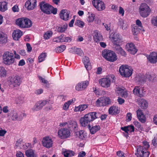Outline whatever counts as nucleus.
<instances>
[{
  "label": "nucleus",
  "mask_w": 157,
  "mask_h": 157,
  "mask_svg": "<svg viewBox=\"0 0 157 157\" xmlns=\"http://www.w3.org/2000/svg\"><path fill=\"white\" fill-rule=\"evenodd\" d=\"M99 117V114L97 112H91L86 114L80 119V123L81 125L83 127L87 126V124Z\"/></svg>",
  "instance_id": "f257e3e1"
},
{
  "label": "nucleus",
  "mask_w": 157,
  "mask_h": 157,
  "mask_svg": "<svg viewBox=\"0 0 157 157\" xmlns=\"http://www.w3.org/2000/svg\"><path fill=\"white\" fill-rule=\"evenodd\" d=\"M14 54L10 52H6L2 55L3 63L6 65H10L12 64L15 62Z\"/></svg>",
  "instance_id": "f03ea898"
},
{
  "label": "nucleus",
  "mask_w": 157,
  "mask_h": 157,
  "mask_svg": "<svg viewBox=\"0 0 157 157\" xmlns=\"http://www.w3.org/2000/svg\"><path fill=\"white\" fill-rule=\"evenodd\" d=\"M102 56L108 61L113 62L117 60V56L113 51L105 49L102 52Z\"/></svg>",
  "instance_id": "7ed1b4c3"
},
{
  "label": "nucleus",
  "mask_w": 157,
  "mask_h": 157,
  "mask_svg": "<svg viewBox=\"0 0 157 157\" xmlns=\"http://www.w3.org/2000/svg\"><path fill=\"white\" fill-rule=\"evenodd\" d=\"M119 72L122 76L129 77L132 74V69L127 65H123L120 67Z\"/></svg>",
  "instance_id": "20e7f679"
},
{
  "label": "nucleus",
  "mask_w": 157,
  "mask_h": 157,
  "mask_svg": "<svg viewBox=\"0 0 157 157\" xmlns=\"http://www.w3.org/2000/svg\"><path fill=\"white\" fill-rule=\"evenodd\" d=\"M22 81V79L21 76L16 75L9 78V83L10 86L13 87L19 86Z\"/></svg>",
  "instance_id": "39448f33"
},
{
  "label": "nucleus",
  "mask_w": 157,
  "mask_h": 157,
  "mask_svg": "<svg viewBox=\"0 0 157 157\" xmlns=\"http://www.w3.org/2000/svg\"><path fill=\"white\" fill-rule=\"evenodd\" d=\"M115 80L113 75H111L107 78H103L99 80V84L103 87H108L110 86L111 82H114Z\"/></svg>",
  "instance_id": "423d86ee"
},
{
  "label": "nucleus",
  "mask_w": 157,
  "mask_h": 157,
  "mask_svg": "<svg viewBox=\"0 0 157 157\" xmlns=\"http://www.w3.org/2000/svg\"><path fill=\"white\" fill-rule=\"evenodd\" d=\"M151 12V10L147 5L145 3L141 4L140 7V13L144 17H147Z\"/></svg>",
  "instance_id": "0eeeda50"
},
{
  "label": "nucleus",
  "mask_w": 157,
  "mask_h": 157,
  "mask_svg": "<svg viewBox=\"0 0 157 157\" xmlns=\"http://www.w3.org/2000/svg\"><path fill=\"white\" fill-rule=\"evenodd\" d=\"M111 100L109 98L103 97L100 98L97 100L96 105L97 106H105L110 104Z\"/></svg>",
  "instance_id": "6e6552de"
},
{
  "label": "nucleus",
  "mask_w": 157,
  "mask_h": 157,
  "mask_svg": "<svg viewBox=\"0 0 157 157\" xmlns=\"http://www.w3.org/2000/svg\"><path fill=\"white\" fill-rule=\"evenodd\" d=\"M58 135L61 139H66L70 137L71 132L70 130L67 128H62L58 130Z\"/></svg>",
  "instance_id": "1a4fd4ad"
},
{
  "label": "nucleus",
  "mask_w": 157,
  "mask_h": 157,
  "mask_svg": "<svg viewBox=\"0 0 157 157\" xmlns=\"http://www.w3.org/2000/svg\"><path fill=\"white\" fill-rule=\"evenodd\" d=\"M39 6L41 11L48 14H49V10L52 8V6L44 1L41 2Z\"/></svg>",
  "instance_id": "9d476101"
},
{
  "label": "nucleus",
  "mask_w": 157,
  "mask_h": 157,
  "mask_svg": "<svg viewBox=\"0 0 157 157\" xmlns=\"http://www.w3.org/2000/svg\"><path fill=\"white\" fill-rule=\"evenodd\" d=\"M141 147L138 146L137 148V153L135 154L137 157H148L149 153L147 150Z\"/></svg>",
  "instance_id": "9b49d317"
},
{
  "label": "nucleus",
  "mask_w": 157,
  "mask_h": 157,
  "mask_svg": "<svg viewBox=\"0 0 157 157\" xmlns=\"http://www.w3.org/2000/svg\"><path fill=\"white\" fill-rule=\"evenodd\" d=\"M92 3L94 7L98 11L103 10L105 8V4L101 1L94 0L92 1Z\"/></svg>",
  "instance_id": "f8f14e48"
},
{
  "label": "nucleus",
  "mask_w": 157,
  "mask_h": 157,
  "mask_svg": "<svg viewBox=\"0 0 157 157\" xmlns=\"http://www.w3.org/2000/svg\"><path fill=\"white\" fill-rule=\"evenodd\" d=\"M26 116L24 113H18L17 112L14 111H12L11 113V118L13 121L17 120H20L22 119L23 117Z\"/></svg>",
  "instance_id": "ddd939ff"
},
{
  "label": "nucleus",
  "mask_w": 157,
  "mask_h": 157,
  "mask_svg": "<svg viewBox=\"0 0 157 157\" xmlns=\"http://www.w3.org/2000/svg\"><path fill=\"white\" fill-rule=\"evenodd\" d=\"M42 143L44 147L48 148L52 146L53 141L51 138L46 137L43 138Z\"/></svg>",
  "instance_id": "4468645a"
},
{
  "label": "nucleus",
  "mask_w": 157,
  "mask_h": 157,
  "mask_svg": "<svg viewBox=\"0 0 157 157\" xmlns=\"http://www.w3.org/2000/svg\"><path fill=\"white\" fill-rule=\"evenodd\" d=\"M36 0H28L25 4V6L27 9L30 10H33L36 6Z\"/></svg>",
  "instance_id": "2eb2a0df"
},
{
  "label": "nucleus",
  "mask_w": 157,
  "mask_h": 157,
  "mask_svg": "<svg viewBox=\"0 0 157 157\" xmlns=\"http://www.w3.org/2000/svg\"><path fill=\"white\" fill-rule=\"evenodd\" d=\"M126 49L129 52L132 54H135L137 52V49L135 48V45L132 43L127 44Z\"/></svg>",
  "instance_id": "dca6fc26"
},
{
  "label": "nucleus",
  "mask_w": 157,
  "mask_h": 157,
  "mask_svg": "<svg viewBox=\"0 0 157 157\" xmlns=\"http://www.w3.org/2000/svg\"><path fill=\"white\" fill-rule=\"evenodd\" d=\"M112 41L113 44H119L122 41V37L118 33H115L112 37Z\"/></svg>",
  "instance_id": "f3484780"
},
{
  "label": "nucleus",
  "mask_w": 157,
  "mask_h": 157,
  "mask_svg": "<svg viewBox=\"0 0 157 157\" xmlns=\"http://www.w3.org/2000/svg\"><path fill=\"white\" fill-rule=\"evenodd\" d=\"M136 114L138 119L141 122L144 123L146 122V117L141 109H138L136 111Z\"/></svg>",
  "instance_id": "a211bd4d"
},
{
  "label": "nucleus",
  "mask_w": 157,
  "mask_h": 157,
  "mask_svg": "<svg viewBox=\"0 0 157 157\" xmlns=\"http://www.w3.org/2000/svg\"><path fill=\"white\" fill-rule=\"evenodd\" d=\"M70 13V11L67 10H62L60 14V18L64 21L68 20Z\"/></svg>",
  "instance_id": "6ab92c4d"
},
{
  "label": "nucleus",
  "mask_w": 157,
  "mask_h": 157,
  "mask_svg": "<svg viewBox=\"0 0 157 157\" xmlns=\"http://www.w3.org/2000/svg\"><path fill=\"white\" fill-rule=\"evenodd\" d=\"M143 90V89L140 86H136L133 92L134 94L141 97L144 96Z\"/></svg>",
  "instance_id": "aec40b11"
},
{
  "label": "nucleus",
  "mask_w": 157,
  "mask_h": 157,
  "mask_svg": "<svg viewBox=\"0 0 157 157\" xmlns=\"http://www.w3.org/2000/svg\"><path fill=\"white\" fill-rule=\"evenodd\" d=\"M120 112V108L117 106L114 105L110 107L109 109V114L113 115L118 114Z\"/></svg>",
  "instance_id": "412c9836"
},
{
  "label": "nucleus",
  "mask_w": 157,
  "mask_h": 157,
  "mask_svg": "<svg viewBox=\"0 0 157 157\" xmlns=\"http://www.w3.org/2000/svg\"><path fill=\"white\" fill-rule=\"evenodd\" d=\"M147 58L151 63H155L157 62V52L151 53Z\"/></svg>",
  "instance_id": "4be33fe9"
},
{
  "label": "nucleus",
  "mask_w": 157,
  "mask_h": 157,
  "mask_svg": "<svg viewBox=\"0 0 157 157\" xmlns=\"http://www.w3.org/2000/svg\"><path fill=\"white\" fill-rule=\"evenodd\" d=\"M68 127L70 129H73L75 132L78 130L77 123L75 121L71 120L69 121L68 122Z\"/></svg>",
  "instance_id": "5701e85b"
},
{
  "label": "nucleus",
  "mask_w": 157,
  "mask_h": 157,
  "mask_svg": "<svg viewBox=\"0 0 157 157\" xmlns=\"http://www.w3.org/2000/svg\"><path fill=\"white\" fill-rule=\"evenodd\" d=\"M68 127L70 129H73L75 132L78 130L77 123L75 121L71 120L69 121L68 122Z\"/></svg>",
  "instance_id": "b1692460"
},
{
  "label": "nucleus",
  "mask_w": 157,
  "mask_h": 157,
  "mask_svg": "<svg viewBox=\"0 0 157 157\" xmlns=\"http://www.w3.org/2000/svg\"><path fill=\"white\" fill-rule=\"evenodd\" d=\"M82 61L86 70L87 71L90 70L91 68V65L89 58L87 57H85L82 59Z\"/></svg>",
  "instance_id": "393cba45"
},
{
  "label": "nucleus",
  "mask_w": 157,
  "mask_h": 157,
  "mask_svg": "<svg viewBox=\"0 0 157 157\" xmlns=\"http://www.w3.org/2000/svg\"><path fill=\"white\" fill-rule=\"evenodd\" d=\"M139 105L142 109H145L148 107V103L145 99L140 98L138 100Z\"/></svg>",
  "instance_id": "a878e982"
},
{
  "label": "nucleus",
  "mask_w": 157,
  "mask_h": 157,
  "mask_svg": "<svg viewBox=\"0 0 157 157\" xmlns=\"http://www.w3.org/2000/svg\"><path fill=\"white\" fill-rule=\"evenodd\" d=\"M22 32L21 30L16 29L13 32L12 36L14 40H17L22 35Z\"/></svg>",
  "instance_id": "bb28decb"
},
{
  "label": "nucleus",
  "mask_w": 157,
  "mask_h": 157,
  "mask_svg": "<svg viewBox=\"0 0 157 157\" xmlns=\"http://www.w3.org/2000/svg\"><path fill=\"white\" fill-rule=\"evenodd\" d=\"M93 37L95 41L97 42L102 40V37L99 32L97 30L94 31Z\"/></svg>",
  "instance_id": "cd10ccee"
},
{
  "label": "nucleus",
  "mask_w": 157,
  "mask_h": 157,
  "mask_svg": "<svg viewBox=\"0 0 157 157\" xmlns=\"http://www.w3.org/2000/svg\"><path fill=\"white\" fill-rule=\"evenodd\" d=\"M62 154L65 157H70L75 155V153L72 151L63 149L62 151Z\"/></svg>",
  "instance_id": "c85d7f7f"
},
{
  "label": "nucleus",
  "mask_w": 157,
  "mask_h": 157,
  "mask_svg": "<svg viewBox=\"0 0 157 157\" xmlns=\"http://www.w3.org/2000/svg\"><path fill=\"white\" fill-rule=\"evenodd\" d=\"M7 42V35L2 32H0V44H5Z\"/></svg>",
  "instance_id": "c756f323"
},
{
  "label": "nucleus",
  "mask_w": 157,
  "mask_h": 157,
  "mask_svg": "<svg viewBox=\"0 0 157 157\" xmlns=\"http://www.w3.org/2000/svg\"><path fill=\"white\" fill-rule=\"evenodd\" d=\"M87 127L90 130V133L93 134L95 133L100 129V126L99 125H95L92 126L91 128L90 125L89 124Z\"/></svg>",
  "instance_id": "7c9ffc66"
},
{
  "label": "nucleus",
  "mask_w": 157,
  "mask_h": 157,
  "mask_svg": "<svg viewBox=\"0 0 157 157\" xmlns=\"http://www.w3.org/2000/svg\"><path fill=\"white\" fill-rule=\"evenodd\" d=\"M25 21V18L22 17L17 19L16 21V24L21 28H23Z\"/></svg>",
  "instance_id": "2f4dec72"
},
{
  "label": "nucleus",
  "mask_w": 157,
  "mask_h": 157,
  "mask_svg": "<svg viewBox=\"0 0 157 157\" xmlns=\"http://www.w3.org/2000/svg\"><path fill=\"white\" fill-rule=\"evenodd\" d=\"M32 22L27 18H25V21L23 28H29L32 25Z\"/></svg>",
  "instance_id": "473e14b6"
},
{
  "label": "nucleus",
  "mask_w": 157,
  "mask_h": 157,
  "mask_svg": "<svg viewBox=\"0 0 157 157\" xmlns=\"http://www.w3.org/2000/svg\"><path fill=\"white\" fill-rule=\"evenodd\" d=\"M87 107L88 105H81L75 107L74 110L75 112H81L87 108Z\"/></svg>",
  "instance_id": "72a5a7b5"
},
{
  "label": "nucleus",
  "mask_w": 157,
  "mask_h": 157,
  "mask_svg": "<svg viewBox=\"0 0 157 157\" xmlns=\"http://www.w3.org/2000/svg\"><path fill=\"white\" fill-rule=\"evenodd\" d=\"M75 134L76 136L78 137L79 138L82 140L84 139L86 136L84 133V132L82 130L78 132L77 131L75 132Z\"/></svg>",
  "instance_id": "f704fd0d"
},
{
  "label": "nucleus",
  "mask_w": 157,
  "mask_h": 157,
  "mask_svg": "<svg viewBox=\"0 0 157 157\" xmlns=\"http://www.w3.org/2000/svg\"><path fill=\"white\" fill-rule=\"evenodd\" d=\"M7 10V3L6 2L4 1L0 2V11L4 12Z\"/></svg>",
  "instance_id": "c9c22d12"
},
{
  "label": "nucleus",
  "mask_w": 157,
  "mask_h": 157,
  "mask_svg": "<svg viewBox=\"0 0 157 157\" xmlns=\"http://www.w3.org/2000/svg\"><path fill=\"white\" fill-rule=\"evenodd\" d=\"M25 155L27 157H37L34 151L32 149L27 150L25 151Z\"/></svg>",
  "instance_id": "e433bc0d"
},
{
  "label": "nucleus",
  "mask_w": 157,
  "mask_h": 157,
  "mask_svg": "<svg viewBox=\"0 0 157 157\" xmlns=\"http://www.w3.org/2000/svg\"><path fill=\"white\" fill-rule=\"evenodd\" d=\"M140 30H142L143 31H145V30L144 29L140 28L138 26H135L132 28V31L134 35H137L140 32Z\"/></svg>",
  "instance_id": "4c0bfd02"
},
{
  "label": "nucleus",
  "mask_w": 157,
  "mask_h": 157,
  "mask_svg": "<svg viewBox=\"0 0 157 157\" xmlns=\"http://www.w3.org/2000/svg\"><path fill=\"white\" fill-rule=\"evenodd\" d=\"M146 77L150 81H153L156 77V76L154 73L147 74L146 75Z\"/></svg>",
  "instance_id": "58836bf2"
},
{
  "label": "nucleus",
  "mask_w": 157,
  "mask_h": 157,
  "mask_svg": "<svg viewBox=\"0 0 157 157\" xmlns=\"http://www.w3.org/2000/svg\"><path fill=\"white\" fill-rule=\"evenodd\" d=\"M7 75V72L5 68L0 67V77L1 78L5 77Z\"/></svg>",
  "instance_id": "ea45409f"
},
{
  "label": "nucleus",
  "mask_w": 157,
  "mask_h": 157,
  "mask_svg": "<svg viewBox=\"0 0 157 157\" xmlns=\"http://www.w3.org/2000/svg\"><path fill=\"white\" fill-rule=\"evenodd\" d=\"M71 49L73 50L74 53L77 54L80 56H83L84 55L83 52L82 50L79 48H71Z\"/></svg>",
  "instance_id": "a19ab883"
},
{
  "label": "nucleus",
  "mask_w": 157,
  "mask_h": 157,
  "mask_svg": "<svg viewBox=\"0 0 157 157\" xmlns=\"http://www.w3.org/2000/svg\"><path fill=\"white\" fill-rule=\"evenodd\" d=\"M38 77L40 81L46 85V86L47 88H49L50 84L47 80L45 79L41 76H39Z\"/></svg>",
  "instance_id": "79ce46f5"
},
{
  "label": "nucleus",
  "mask_w": 157,
  "mask_h": 157,
  "mask_svg": "<svg viewBox=\"0 0 157 157\" xmlns=\"http://www.w3.org/2000/svg\"><path fill=\"white\" fill-rule=\"evenodd\" d=\"M66 49V46L64 45H62L56 48V51L58 53L63 52Z\"/></svg>",
  "instance_id": "37998d69"
},
{
  "label": "nucleus",
  "mask_w": 157,
  "mask_h": 157,
  "mask_svg": "<svg viewBox=\"0 0 157 157\" xmlns=\"http://www.w3.org/2000/svg\"><path fill=\"white\" fill-rule=\"evenodd\" d=\"M67 24L64 25L62 26L59 27L57 29V31L60 33L63 32L67 29Z\"/></svg>",
  "instance_id": "c03bdc74"
},
{
  "label": "nucleus",
  "mask_w": 157,
  "mask_h": 157,
  "mask_svg": "<svg viewBox=\"0 0 157 157\" xmlns=\"http://www.w3.org/2000/svg\"><path fill=\"white\" fill-rule=\"evenodd\" d=\"M63 36V34H62L59 37L54 38L53 40V41L56 43L62 42V40Z\"/></svg>",
  "instance_id": "a18cd8bd"
},
{
  "label": "nucleus",
  "mask_w": 157,
  "mask_h": 157,
  "mask_svg": "<svg viewBox=\"0 0 157 157\" xmlns=\"http://www.w3.org/2000/svg\"><path fill=\"white\" fill-rule=\"evenodd\" d=\"M119 21L120 23V25L121 26L123 30H126L127 27L126 24L124 22V21L121 19L119 20Z\"/></svg>",
  "instance_id": "49530a36"
},
{
  "label": "nucleus",
  "mask_w": 157,
  "mask_h": 157,
  "mask_svg": "<svg viewBox=\"0 0 157 157\" xmlns=\"http://www.w3.org/2000/svg\"><path fill=\"white\" fill-rule=\"evenodd\" d=\"M46 54L45 53H42L38 57L39 62H41L44 61L46 57Z\"/></svg>",
  "instance_id": "de8ad7c7"
},
{
  "label": "nucleus",
  "mask_w": 157,
  "mask_h": 157,
  "mask_svg": "<svg viewBox=\"0 0 157 157\" xmlns=\"http://www.w3.org/2000/svg\"><path fill=\"white\" fill-rule=\"evenodd\" d=\"M41 109L39 104L37 102L32 108V110L33 111H37Z\"/></svg>",
  "instance_id": "09e8293b"
},
{
  "label": "nucleus",
  "mask_w": 157,
  "mask_h": 157,
  "mask_svg": "<svg viewBox=\"0 0 157 157\" xmlns=\"http://www.w3.org/2000/svg\"><path fill=\"white\" fill-rule=\"evenodd\" d=\"M75 25H76L82 28L84 26V23L83 22L80 20H76L75 23Z\"/></svg>",
  "instance_id": "8fccbe9b"
},
{
  "label": "nucleus",
  "mask_w": 157,
  "mask_h": 157,
  "mask_svg": "<svg viewBox=\"0 0 157 157\" xmlns=\"http://www.w3.org/2000/svg\"><path fill=\"white\" fill-rule=\"evenodd\" d=\"M143 146H140L142 147L143 149H145V150H147V149L148 148L150 147V145L148 143L147 141H144L143 143Z\"/></svg>",
  "instance_id": "3c124183"
},
{
  "label": "nucleus",
  "mask_w": 157,
  "mask_h": 157,
  "mask_svg": "<svg viewBox=\"0 0 157 157\" xmlns=\"http://www.w3.org/2000/svg\"><path fill=\"white\" fill-rule=\"evenodd\" d=\"M16 102L17 104H18L20 105L22 104L24 102V98L21 97H19L16 99Z\"/></svg>",
  "instance_id": "603ef678"
},
{
  "label": "nucleus",
  "mask_w": 157,
  "mask_h": 157,
  "mask_svg": "<svg viewBox=\"0 0 157 157\" xmlns=\"http://www.w3.org/2000/svg\"><path fill=\"white\" fill-rule=\"evenodd\" d=\"M151 22L154 26L157 27V16L154 17L152 18Z\"/></svg>",
  "instance_id": "864d4df0"
},
{
  "label": "nucleus",
  "mask_w": 157,
  "mask_h": 157,
  "mask_svg": "<svg viewBox=\"0 0 157 157\" xmlns=\"http://www.w3.org/2000/svg\"><path fill=\"white\" fill-rule=\"evenodd\" d=\"M82 85L81 82L77 84L75 86V89L77 90H84Z\"/></svg>",
  "instance_id": "5fc2aeb1"
},
{
  "label": "nucleus",
  "mask_w": 157,
  "mask_h": 157,
  "mask_svg": "<svg viewBox=\"0 0 157 157\" xmlns=\"http://www.w3.org/2000/svg\"><path fill=\"white\" fill-rule=\"evenodd\" d=\"M147 78L146 76L145 77L144 75H142L139 78V82L142 84L143 83L146 82Z\"/></svg>",
  "instance_id": "6e6d98bb"
},
{
  "label": "nucleus",
  "mask_w": 157,
  "mask_h": 157,
  "mask_svg": "<svg viewBox=\"0 0 157 157\" xmlns=\"http://www.w3.org/2000/svg\"><path fill=\"white\" fill-rule=\"evenodd\" d=\"M62 42H70L71 41V38L70 37H64V35H63V36L62 38Z\"/></svg>",
  "instance_id": "4d7b16f0"
},
{
  "label": "nucleus",
  "mask_w": 157,
  "mask_h": 157,
  "mask_svg": "<svg viewBox=\"0 0 157 157\" xmlns=\"http://www.w3.org/2000/svg\"><path fill=\"white\" fill-rule=\"evenodd\" d=\"M52 33H50L49 32H47L44 35V38L45 39H48L49 38L52 36Z\"/></svg>",
  "instance_id": "13d9d810"
},
{
  "label": "nucleus",
  "mask_w": 157,
  "mask_h": 157,
  "mask_svg": "<svg viewBox=\"0 0 157 157\" xmlns=\"http://www.w3.org/2000/svg\"><path fill=\"white\" fill-rule=\"evenodd\" d=\"M47 101L46 100H44L41 101H39L37 103L39 104L40 107L42 109L43 107L47 104Z\"/></svg>",
  "instance_id": "bf43d9fd"
},
{
  "label": "nucleus",
  "mask_w": 157,
  "mask_h": 157,
  "mask_svg": "<svg viewBox=\"0 0 157 157\" xmlns=\"http://www.w3.org/2000/svg\"><path fill=\"white\" fill-rule=\"evenodd\" d=\"M128 128V133H132V132H133L134 130V128L133 125H128L127 126Z\"/></svg>",
  "instance_id": "052dcab7"
},
{
  "label": "nucleus",
  "mask_w": 157,
  "mask_h": 157,
  "mask_svg": "<svg viewBox=\"0 0 157 157\" xmlns=\"http://www.w3.org/2000/svg\"><path fill=\"white\" fill-rule=\"evenodd\" d=\"M117 54H120L122 56L125 57L126 56V53L125 51L122 49V48H121L118 52L117 53Z\"/></svg>",
  "instance_id": "680f3d73"
},
{
  "label": "nucleus",
  "mask_w": 157,
  "mask_h": 157,
  "mask_svg": "<svg viewBox=\"0 0 157 157\" xmlns=\"http://www.w3.org/2000/svg\"><path fill=\"white\" fill-rule=\"evenodd\" d=\"M95 15L94 14H91V16H89L87 19V21L89 22L93 21L94 19Z\"/></svg>",
  "instance_id": "e2e57ef3"
},
{
  "label": "nucleus",
  "mask_w": 157,
  "mask_h": 157,
  "mask_svg": "<svg viewBox=\"0 0 157 157\" xmlns=\"http://www.w3.org/2000/svg\"><path fill=\"white\" fill-rule=\"evenodd\" d=\"M114 48L116 52L117 53L118 51L120 50V49L121 48V47L120 46L119 44H114Z\"/></svg>",
  "instance_id": "0e129e2a"
},
{
  "label": "nucleus",
  "mask_w": 157,
  "mask_h": 157,
  "mask_svg": "<svg viewBox=\"0 0 157 157\" xmlns=\"http://www.w3.org/2000/svg\"><path fill=\"white\" fill-rule=\"evenodd\" d=\"M82 85L83 90L85 89L87 86L89 84V82L88 81H86L83 82H82Z\"/></svg>",
  "instance_id": "69168bd1"
},
{
  "label": "nucleus",
  "mask_w": 157,
  "mask_h": 157,
  "mask_svg": "<svg viewBox=\"0 0 157 157\" xmlns=\"http://www.w3.org/2000/svg\"><path fill=\"white\" fill-rule=\"evenodd\" d=\"M126 121L127 122L130 121L132 119V114L130 113H127L126 116Z\"/></svg>",
  "instance_id": "338daca9"
},
{
  "label": "nucleus",
  "mask_w": 157,
  "mask_h": 157,
  "mask_svg": "<svg viewBox=\"0 0 157 157\" xmlns=\"http://www.w3.org/2000/svg\"><path fill=\"white\" fill-rule=\"evenodd\" d=\"M117 154L119 157H125L124 155V153L121 151L117 152Z\"/></svg>",
  "instance_id": "774afa93"
}]
</instances>
